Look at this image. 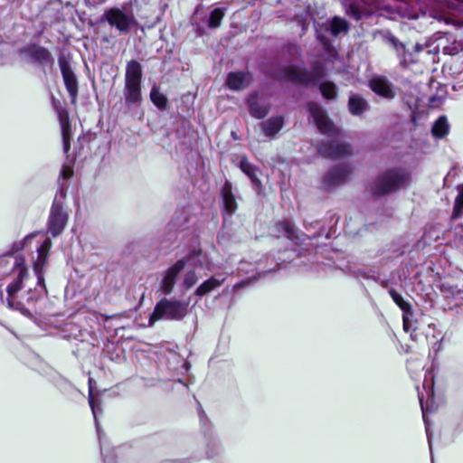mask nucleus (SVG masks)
I'll list each match as a JSON object with an SVG mask.
<instances>
[{"label": "nucleus", "mask_w": 463, "mask_h": 463, "mask_svg": "<svg viewBox=\"0 0 463 463\" xmlns=\"http://www.w3.org/2000/svg\"><path fill=\"white\" fill-rule=\"evenodd\" d=\"M51 248L50 238L33 232L0 256V268L12 279L6 287L8 306L28 317L42 314L47 299L44 274Z\"/></svg>", "instance_id": "1"}, {"label": "nucleus", "mask_w": 463, "mask_h": 463, "mask_svg": "<svg viewBox=\"0 0 463 463\" xmlns=\"http://www.w3.org/2000/svg\"><path fill=\"white\" fill-rule=\"evenodd\" d=\"M205 260L206 257L203 254L201 249L198 246H194L185 257L178 260L163 273L159 290L164 295L171 294L175 285L176 279L184 267L191 265L193 267L203 268Z\"/></svg>", "instance_id": "2"}, {"label": "nucleus", "mask_w": 463, "mask_h": 463, "mask_svg": "<svg viewBox=\"0 0 463 463\" xmlns=\"http://www.w3.org/2000/svg\"><path fill=\"white\" fill-rule=\"evenodd\" d=\"M310 255V252L307 250L305 253L300 251L297 248L286 250L280 252L279 255L275 258L272 256H266L264 260H260L256 268L259 275L273 272L277 269H287L288 264H292L295 267H301L306 265V262L302 259H307Z\"/></svg>", "instance_id": "3"}, {"label": "nucleus", "mask_w": 463, "mask_h": 463, "mask_svg": "<svg viewBox=\"0 0 463 463\" xmlns=\"http://www.w3.org/2000/svg\"><path fill=\"white\" fill-rule=\"evenodd\" d=\"M411 173L404 167H392L378 175V196L397 193L411 184Z\"/></svg>", "instance_id": "4"}, {"label": "nucleus", "mask_w": 463, "mask_h": 463, "mask_svg": "<svg viewBox=\"0 0 463 463\" xmlns=\"http://www.w3.org/2000/svg\"><path fill=\"white\" fill-rule=\"evenodd\" d=\"M311 71L298 70L296 66L282 68L283 78L298 85H316L320 80L326 77V68L324 62L313 61L310 63Z\"/></svg>", "instance_id": "5"}, {"label": "nucleus", "mask_w": 463, "mask_h": 463, "mask_svg": "<svg viewBox=\"0 0 463 463\" xmlns=\"http://www.w3.org/2000/svg\"><path fill=\"white\" fill-rule=\"evenodd\" d=\"M188 302L162 299L156 305L149 317V324L153 325L159 319L181 320L186 316Z\"/></svg>", "instance_id": "6"}, {"label": "nucleus", "mask_w": 463, "mask_h": 463, "mask_svg": "<svg viewBox=\"0 0 463 463\" xmlns=\"http://www.w3.org/2000/svg\"><path fill=\"white\" fill-rule=\"evenodd\" d=\"M100 23H108L119 33L127 34L137 24L133 14H128L118 7L107 8L99 19Z\"/></svg>", "instance_id": "7"}, {"label": "nucleus", "mask_w": 463, "mask_h": 463, "mask_svg": "<svg viewBox=\"0 0 463 463\" xmlns=\"http://www.w3.org/2000/svg\"><path fill=\"white\" fill-rule=\"evenodd\" d=\"M89 403L94 417L96 430L100 445V452L103 457L104 463H118L116 459L119 458L121 460L123 448L118 447L116 449H110L109 445L103 441V434L101 433L99 424L98 422V415L102 412V410L99 400L92 394L91 391H90Z\"/></svg>", "instance_id": "8"}, {"label": "nucleus", "mask_w": 463, "mask_h": 463, "mask_svg": "<svg viewBox=\"0 0 463 463\" xmlns=\"http://www.w3.org/2000/svg\"><path fill=\"white\" fill-rule=\"evenodd\" d=\"M354 168L350 164L341 163L330 167L323 176L321 187L325 191H331L338 186L347 184L352 177Z\"/></svg>", "instance_id": "9"}, {"label": "nucleus", "mask_w": 463, "mask_h": 463, "mask_svg": "<svg viewBox=\"0 0 463 463\" xmlns=\"http://www.w3.org/2000/svg\"><path fill=\"white\" fill-rule=\"evenodd\" d=\"M64 86L69 93L71 103L76 105L79 96V81L71 65L70 55L61 54L58 57Z\"/></svg>", "instance_id": "10"}, {"label": "nucleus", "mask_w": 463, "mask_h": 463, "mask_svg": "<svg viewBox=\"0 0 463 463\" xmlns=\"http://www.w3.org/2000/svg\"><path fill=\"white\" fill-rule=\"evenodd\" d=\"M317 151L323 158L336 160L353 155L352 146L348 143L336 141H321Z\"/></svg>", "instance_id": "11"}, {"label": "nucleus", "mask_w": 463, "mask_h": 463, "mask_svg": "<svg viewBox=\"0 0 463 463\" xmlns=\"http://www.w3.org/2000/svg\"><path fill=\"white\" fill-rule=\"evenodd\" d=\"M307 109L318 131L323 135L332 137L335 134L334 123L321 106L315 101H309L307 104Z\"/></svg>", "instance_id": "12"}, {"label": "nucleus", "mask_w": 463, "mask_h": 463, "mask_svg": "<svg viewBox=\"0 0 463 463\" xmlns=\"http://www.w3.org/2000/svg\"><path fill=\"white\" fill-rule=\"evenodd\" d=\"M20 53L27 55L33 61L40 65L43 69L45 67L52 69L55 62L51 51L37 43L27 44L20 50Z\"/></svg>", "instance_id": "13"}, {"label": "nucleus", "mask_w": 463, "mask_h": 463, "mask_svg": "<svg viewBox=\"0 0 463 463\" xmlns=\"http://www.w3.org/2000/svg\"><path fill=\"white\" fill-rule=\"evenodd\" d=\"M69 214L62 204H52L48 218V232L52 237L59 236L64 230Z\"/></svg>", "instance_id": "14"}, {"label": "nucleus", "mask_w": 463, "mask_h": 463, "mask_svg": "<svg viewBox=\"0 0 463 463\" xmlns=\"http://www.w3.org/2000/svg\"><path fill=\"white\" fill-rule=\"evenodd\" d=\"M389 294L392 297V300L396 303V305L402 311V323L403 329L406 332L410 330H414L413 328V309L410 302L403 299L401 294H399L395 289L390 288Z\"/></svg>", "instance_id": "15"}, {"label": "nucleus", "mask_w": 463, "mask_h": 463, "mask_svg": "<svg viewBox=\"0 0 463 463\" xmlns=\"http://www.w3.org/2000/svg\"><path fill=\"white\" fill-rule=\"evenodd\" d=\"M423 388H424V390L427 392L428 402H426V404H424L423 403V396L420 395V394H419V401H420L421 411H422L423 420H424L425 424H426V432H427V436H428L430 449L431 450V440H430V433H429V427H428V423H427V420H426V413L432 410L430 405V403H429V400L432 401V398H433V395H434V392H433V390H432L433 389V376L431 375V373H428V374L425 375V380H424V383H423Z\"/></svg>", "instance_id": "16"}, {"label": "nucleus", "mask_w": 463, "mask_h": 463, "mask_svg": "<svg viewBox=\"0 0 463 463\" xmlns=\"http://www.w3.org/2000/svg\"><path fill=\"white\" fill-rule=\"evenodd\" d=\"M239 166L241 171L249 177L253 187L257 190H260L262 183L260 179V175L261 174L260 168L251 164L246 156L241 157Z\"/></svg>", "instance_id": "17"}, {"label": "nucleus", "mask_w": 463, "mask_h": 463, "mask_svg": "<svg viewBox=\"0 0 463 463\" xmlns=\"http://www.w3.org/2000/svg\"><path fill=\"white\" fill-rule=\"evenodd\" d=\"M228 272L216 273L203 281L195 290L194 294L200 298L213 292L221 287L227 279Z\"/></svg>", "instance_id": "18"}, {"label": "nucleus", "mask_w": 463, "mask_h": 463, "mask_svg": "<svg viewBox=\"0 0 463 463\" xmlns=\"http://www.w3.org/2000/svg\"><path fill=\"white\" fill-rule=\"evenodd\" d=\"M251 78L249 71H232L227 75L226 85L230 90H241L250 84Z\"/></svg>", "instance_id": "19"}, {"label": "nucleus", "mask_w": 463, "mask_h": 463, "mask_svg": "<svg viewBox=\"0 0 463 463\" xmlns=\"http://www.w3.org/2000/svg\"><path fill=\"white\" fill-rule=\"evenodd\" d=\"M52 103L61 125V137L71 138V124L68 109L61 107L60 102L54 98L52 99Z\"/></svg>", "instance_id": "20"}, {"label": "nucleus", "mask_w": 463, "mask_h": 463, "mask_svg": "<svg viewBox=\"0 0 463 463\" xmlns=\"http://www.w3.org/2000/svg\"><path fill=\"white\" fill-rule=\"evenodd\" d=\"M304 224L307 232H308V238L325 237L326 239H329L335 233V230H334L333 227L326 229L319 220L312 221L310 222L304 220Z\"/></svg>", "instance_id": "21"}, {"label": "nucleus", "mask_w": 463, "mask_h": 463, "mask_svg": "<svg viewBox=\"0 0 463 463\" xmlns=\"http://www.w3.org/2000/svg\"><path fill=\"white\" fill-rule=\"evenodd\" d=\"M349 270L357 279L361 281H367L368 284H374L376 281L375 270L373 269V267H369L364 260H362L358 265L350 267Z\"/></svg>", "instance_id": "22"}, {"label": "nucleus", "mask_w": 463, "mask_h": 463, "mask_svg": "<svg viewBox=\"0 0 463 463\" xmlns=\"http://www.w3.org/2000/svg\"><path fill=\"white\" fill-rule=\"evenodd\" d=\"M247 105L250 114L258 119L264 118L269 111V105L260 104L257 92H253L249 95L247 99Z\"/></svg>", "instance_id": "23"}, {"label": "nucleus", "mask_w": 463, "mask_h": 463, "mask_svg": "<svg viewBox=\"0 0 463 463\" xmlns=\"http://www.w3.org/2000/svg\"><path fill=\"white\" fill-rule=\"evenodd\" d=\"M283 116H275L260 123L264 135L269 139H273L284 126Z\"/></svg>", "instance_id": "24"}, {"label": "nucleus", "mask_w": 463, "mask_h": 463, "mask_svg": "<svg viewBox=\"0 0 463 463\" xmlns=\"http://www.w3.org/2000/svg\"><path fill=\"white\" fill-rule=\"evenodd\" d=\"M399 88L394 86L386 77L378 76V96L392 100L397 96Z\"/></svg>", "instance_id": "25"}, {"label": "nucleus", "mask_w": 463, "mask_h": 463, "mask_svg": "<svg viewBox=\"0 0 463 463\" xmlns=\"http://www.w3.org/2000/svg\"><path fill=\"white\" fill-rule=\"evenodd\" d=\"M347 107L353 116H361L369 109L368 102L359 94L349 97Z\"/></svg>", "instance_id": "26"}, {"label": "nucleus", "mask_w": 463, "mask_h": 463, "mask_svg": "<svg viewBox=\"0 0 463 463\" xmlns=\"http://www.w3.org/2000/svg\"><path fill=\"white\" fill-rule=\"evenodd\" d=\"M142 76L141 64L136 60L128 61L126 65L125 82H141Z\"/></svg>", "instance_id": "27"}, {"label": "nucleus", "mask_w": 463, "mask_h": 463, "mask_svg": "<svg viewBox=\"0 0 463 463\" xmlns=\"http://www.w3.org/2000/svg\"><path fill=\"white\" fill-rule=\"evenodd\" d=\"M125 99L129 104L141 101V82H125Z\"/></svg>", "instance_id": "28"}, {"label": "nucleus", "mask_w": 463, "mask_h": 463, "mask_svg": "<svg viewBox=\"0 0 463 463\" xmlns=\"http://www.w3.org/2000/svg\"><path fill=\"white\" fill-rule=\"evenodd\" d=\"M449 132V126L445 115L439 116L432 125L431 134L436 138H443Z\"/></svg>", "instance_id": "29"}, {"label": "nucleus", "mask_w": 463, "mask_h": 463, "mask_svg": "<svg viewBox=\"0 0 463 463\" xmlns=\"http://www.w3.org/2000/svg\"><path fill=\"white\" fill-rule=\"evenodd\" d=\"M278 232L291 241L298 239L297 230L293 222L289 220H284L277 223Z\"/></svg>", "instance_id": "30"}, {"label": "nucleus", "mask_w": 463, "mask_h": 463, "mask_svg": "<svg viewBox=\"0 0 463 463\" xmlns=\"http://www.w3.org/2000/svg\"><path fill=\"white\" fill-rule=\"evenodd\" d=\"M150 99L152 103L160 110H165L167 108L168 99L160 92L159 88L154 85L150 91Z\"/></svg>", "instance_id": "31"}, {"label": "nucleus", "mask_w": 463, "mask_h": 463, "mask_svg": "<svg viewBox=\"0 0 463 463\" xmlns=\"http://www.w3.org/2000/svg\"><path fill=\"white\" fill-rule=\"evenodd\" d=\"M319 90L324 99L332 100L336 99L338 89L335 82L326 80L319 85Z\"/></svg>", "instance_id": "32"}, {"label": "nucleus", "mask_w": 463, "mask_h": 463, "mask_svg": "<svg viewBox=\"0 0 463 463\" xmlns=\"http://www.w3.org/2000/svg\"><path fill=\"white\" fill-rule=\"evenodd\" d=\"M349 29V24L346 20L340 16H334L330 23V33L334 36H337L341 33H345Z\"/></svg>", "instance_id": "33"}, {"label": "nucleus", "mask_w": 463, "mask_h": 463, "mask_svg": "<svg viewBox=\"0 0 463 463\" xmlns=\"http://www.w3.org/2000/svg\"><path fill=\"white\" fill-rule=\"evenodd\" d=\"M220 195L222 199V203H236L233 186L231 181L225 180L220 189Z\"/></svg>", "instance_id": "34"}, {"label": "nucleus", "mask_w": 463, "mask_h": 463, "mask_svg": "<svg viewBox=\"0 0 463 463\" xmlns=\"http://www.w3.org/2000/svg\"><path fill=\"white\" fill-rule=\"evenodd\" d=\"M440 290L444 293L447 298H463V289L458 288L457 285H452L448 282H444L440 285Z\"/></svg>", "instance_id": "35"}, {"label": "nucleus", "mask_w": 463, "mask_h": 463, "mask_svg": "<svg viewBox=\"0 0 463 463\" xmlns=\"http://www.w3.org/2000/svg\"><path fill=\"white\" fill-rule=\"evenodd\" d=\"M383 41L393 48L397 53L403 54L405 52V45L402 42H400L395 36L392 35L389 33H386L383 35Z\"/></svg>", "instance_id": "36"}, {"label": "nucleus", "mask_w": 463, "mask_h": 463, "mask_svg": "<svg viewBox=\"0 0 463 463\" xmlns=\"http://www.w3.org/2000/svg\"><path fill=\"white\" fill-rule=\"evenodd\" d=\"M224 17V10L222 8H214L209 15L207 25L209 28H217L221 25Z\"/></svg>", "instance_id": "37"}, {"label": "nucleus", "mask_w": 463, "mask_h": 463, "mask_svg": "<svg viewBox=\"0 0 463 463\" xmlns=\"http://www.w3.org/2000/svg\"><path fill=\"white\" fill-rule=\"evenodd\" d=\"M317 41L321 43L323 50L326 53H327L329 56L335 57L337 54L336 50L333 46L331 41L323 34H318L317 36Z\"/></svg>", "instance_id": "38"}, {"label": "nucleus", "mask_w": 463, "mask_h": 463, "mask_svg": "<svg viewBox=\"0 0 463 463\" xmlns=\"http://www.w3.org/2000/svg\"><path fill=\"white\" fill-rule=\"evenodd\" d=\"M53 381L56 387L63 393H70L71 391L76 390L71 383L61 376H57Z\"/></svg>", "instance_id": "39"}, {"label": "nucleus", "mask_w": 463, "mask_h": 463, "mask_svg": "<svg viewBox=\"0 0 463 463\" xmlns=\"http://www.w3.org/2000/svg\"><path fill=\"white\" fill-rule=\"evenodd\" d=\"M198 279L194 270H189L184 274L183 279V286L185 289H189L197 282Z\"/></svg>", "instance_id": "40"}, {"label": "nucleus", "mask_w": 463, "mask_h": 463, "mask_svg": "<svg viewBox=\"0 0 463 463\" xmlns=\"http://www.w3.org/2000/svg\"><path fill=\"white\" fill-rule=\"evenodd\" d=\"M252 279L249 278V279H243L236 284H234L231 288L229 286H227L225 288V289L223 290V293H235V292H238L240 291L241 288H246L250 282H251Z\"/></svg>", "instance_id": "41"}, {"label": "nucleus", "mask_w": 463, "mask_h": 463, "mask_svg": "<svg viewBox=\"0 0 463 463\" xmlns=\"http://www.w3.org/2000/svg\"><path fill=\"white\" fill-rule=\"evenodd\" d=\"M346 13L348 15H350L352 18H354L356 21L361 20L362 16H363L360 8L355 4H350L347 8Z\"/></svg>", "instance_id": "42"}, {"label": "nucleus", "mask_w": 463, "mask_h": 463, "mask_svg": "<svg viewBox=\"0 0 463 463\" xmlns=\"http://www.w3.org/2000/svg\"><path fill=\"white\" fill-rule=\"evenodd\" d=\"M253 269V265L251 263L241 261L237 269V275L240 276L241 274H248L250 271H252Z\"/></svg>", "instance_id": "43"}, {"label": "nucleus", "mask_w": 463, "mask_h": 463, "mask_svg": "<svg viewBox=\"0 0 463 463\" xmlns=\"http://www.w3.org/2000/svg\"><path fill=\"white\" fill-rule=\"evenodd\" d=\"M73 174H74V171H73L72 166L68 165H62L61 170V176L64 180H68L71 177H72Z\"/></svg>", "instance_id": "44"}, {"label": "nucleus", "mask_w": 463, "mask_h": 463, "mask_svg": "<svg viewBox=\"0 0 463 463\" xmlns=\"http://www.w3.org/2000/svg\"><path fill=\"white\" fill-rule=\"evenodd\" d=\"M237 208V204H222V212L224 215H232Z\"/></svg>", "instance_id": "45"}, {"label": "nucleus", "mask_w": 463, "mask_h": 463, "mask_svg": "<svg viewBox=\"0 0 463 463\" xmlns=\"http://www.w3.org/2000/svg\"><path fill=\"white\" fill-rule=\"evenodd\" d=\"M327 268H330L329 265H326V264H319V263H316V264H312V266L310 267V270H314V271H317V272H321V271H326V269Z\"/></svg>", "instance_id": "46"}, {"label": "nucleus", "mask_w": 463, "mask_h": 463, "mask_svg": "<svg viewBox=\"0 0 463 463\" xmlns=\"http://www.w3.org/2000/svg\"><path fill=\"white\" fill-rule=\"evenodd\" d=\"M463 213V204H455L452 213V219H457Z\"/></svg>", "instance_id": "47"}, {"label": "nucleus", "mask_w": 463, "mask_h": 463, "mask_svg": "<svg viewBox=\"0 0 463 463\" xmlns=\"http://www.w3.org/2000/svg\"><path fill=\"white\" fill-rule=\"evenodd\" d=\"M458 195L454 203H463V184L458 185Z\"/></svg>", "instance_id": "48"}, {"label": "nucleus", "mask_w": 463, "mask_h": 463, "mask_svg": "<svg viewBox=\"0 0 463 463\" xmlns=\"http://www.w3.org/2000/svg\"><path fill=\"white\" fill-rule=\"evenodd\" d=\"M71 138H62L63 152L68 155L71 150Z\"/></svg>", "instance_id": "49"}, {"label": "nucleus", "mask_w": 463, "mask_h": 463, "mask_svg": "<svg viewBox=\"0 0 463 463\" xmlns=\"http://www.w3.org/2000/svg\"><path fill=\"white\" fill-rule=\"evenodd\" d=\"M161 463H192V460L190 458L167 459Z\"/></svg>", "instance_id": "50"}, {"label": "nucleus", "mask_w": 463, "mask_h": 463, "mask_svg": "<svg viewBox=\"0 0 463 463\" xmlns=\"http://www.w3.org/2000/svg\"><path fill=\"white\" fill-rule=\"evenodd\" d=\"M107 0H86L88 5L99 6L103 5Z\"/></svg>", "instance_id": "51"}, {"label": "nucleus", "mask_w": 463, "mask_h": 463, "mask_svg": "<svg viewBox=\"0 0 463 463\" xmlns=\"http://www.w3.org/2000/svg\"><path fill=\"white\" fill-rule=\"evenodd\" d=\"M369 87L370 89L374 92L376 93V88H377V85H376V77H373L370 79L369 80Z\"/></svg>", "instance_id": "52"}, {"label": "nucleus", "mask_w": 463, "mask_h": 463, "mask_svg": "<svg viewBox=\"0 0 463 463\" xmlns=\"http://www.w3.org/2000/svg\"><path fill=\"white\" fill-rule=\"evenodd\" d=\"M198 415L201 422L203 424L204 420H206V416L201 407L198 408Z\"/></svg>", "instance_id": "53"}, {"label": "nucleus", "mask_w": 463, "mask_h": 463, "mask_svg": "<svg viewBox=\"0 0 463 463\" xmlns=\"http://www.w3.org/2000/svg\"><path fill=\"white\" fill-rule=\"evenodd\" d=\"M206 454H207L208 458H213V457H214V455H215L216 453L210 452L209 450H207Z\"/></svg>", "instance_id": "54"}, {"label": "nucleus", "mask_w": 463, "mask_h": 463, "mask_svg": "<svg viewBox=\"0 0 463 463\" xmlns=\"http://www.w3.org/2000/svg\"><path fill=\"white\" fill-rule=\"evenodd\" d=\"M371 191H372V194H376V186L374 187L373 185H372Z\"/></svg>", "instance_id": "55"}, {"label": "nucleus", "mask_w": 463, "mask_h": 463, "mask_svg": "<svg viewBox=\"0 0 463 463\" xmlns=\"http://www.w3.org/2000/svg\"><path fill=\"white\" fill-rule=\"evenodd\" d=\"M330 221H331V222H334L335 223H337V221H336V220H335V221H334V218H333V217L331 218V220H330Z\"/></svg>", "instance_id": "56"}, {"label": "nucleus", "mask_w": 463, "mask_h": 463, "mask_svg": "<svg viewBox=\"0 0 463 463\" xmlns=\"http://www.w3.org/2000/svg\"><path fill=\"white\" fill-rule=\"evenodd\" d=\"M215 447H216V449H217V451H216V453H217V452H218V449H219V445H218V444H215Z\"/></svg>", "instance_id": "57"}]
</instances>
